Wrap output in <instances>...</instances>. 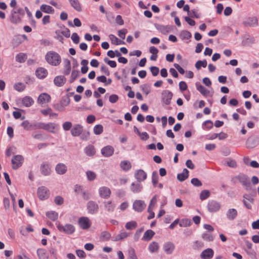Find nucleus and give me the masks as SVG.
<instances>
[{
	"mask_svg": "<svg viewBox=\"0 0 259 259\" xmlns=\"http://www.w3.org/2000/svg\"><path fill=\"white\" fill-rule=\"evenodd\" d=\"M221 208L220 202L215 200H209L207 204V210L210 213H215L219 211Z\"/></svg>",
	"mask_w": 259,
	"mask_h": 259,
	"instance_id": "2",
	"label": "nucleus"
},
{
	"mask_svg": "<svg viewBox=\"0 0 259 259\" xmlns=\"http://www.w3.org/2000/svg\"><path fill=\"white\" fill-rule=\"evenodd\" d=\"M37 255L41 259L46 256V250L43 248H39L37 250Z\"/></svg>",
	"mask_w": 259,
	"mask_h": 259,
	"instance_id": "56",
	"label": "nucleus"
},
{
	"mask_svg": "<svg viewBox=\"0 0 259 259\" xmlns=\"http://www.w3.org/2000/svg\"><path fill=\"white\" fill-rule=\"evenodd\" d=\"M237 211L235 208H230L226 212L227 218L230 221L235 220L237 216Z\"/></svg>",
	"mask_w": 259,
	"mask_h": 259,
	"instance_id": "26",
	"label": "nucleus"
},
{
	"mask_svg": "<svg viewBox=\"0 0 259 259\" xmlns=\"http://www.w3.org/2000/svg\"><path fill=\"white\" fill-rule=\"evenodd\" d=\"M154 235L155 232L153 230H148L144 233L142 239L144 241H149Z\"/></svg>",
	"mask_w": 259,
	"mask_h": 259,
	"instance_id": "38",
	"label": "nucleus"
},
{
	"mask_svg": "<svg viewBox=\"0 0 259 259\" xmlns=\"http://www.w3.org/2000/svg\"><path fill=\"white\" fill-rule=\"evenodd\" d=\"M40 122H30L28 120H25L21 123V126L26 131H32L40 129Z\"/></svg>",
	"mask_w": 259,
	"mask_h": 259,
	"instance_id": "5",
	"label": "nucleus"
},
{
	"mask_svg": "<svg viewBox=\"0 0 259 259\" xmlns=\"http://www.w3.org/2000/svg\"><path fill=\"white\" fill-rule=\"evenodd\" d=\"M111 193L110 189L107 187L103 186L99 189V194L101 198H108L110 196Z\"/></svg>",
	"mask_w": 259,
	"mask_h": 259,
	"instance_id": "14",
	"label": "nucleus"
},
{
	"mask_svg": "<svg viewBox=\"0 0 259 259\" xmlns=\"http://www.w3.org/2000/svg\"><path fill=\"white\" fill-rule=\"evenodd\" d=\"M189 15L192 18H199L200 17V14L198 13V10L195 9L191 10Z\"/></svg>",
	"mask_w": 259,
	"mask_h": 259,
	"instance_id": "57",
	"label": "nucleus"
},
{
	"mask_svg": "<svg viewBox=\"0 0 259 259\" xmlns=\"http://www.w3.org/2000/svg\"><path fill=\"white\" fill-rule=\"evenodd\" d=\"M155 26L158 30L164 34H166L170 30V28L168 25L164 26L161 24H155Z\"/></svg>",
	"mask_w": 259,
	"mask_h": 259,
	"instance_id": "28",
	"label": "nucleus"
},
{
	"mask_svg": "<svg viewBox=\"0 0 259 259\" xmlns=\"http://www.w3.org/2000/svg\"><path fill=\"white\" fill-rule=\"evenodd\" d=\"M114 149L111 146L108 145L104 147L101 149V154L105 157H108L112 156L114 153Z\"/></svg>",
	"mask_w": 259,
	"mask_h": 259,
	"instance_id": "18",
	"label": "nucleus"
},
{
	"mask_svg": "<svg viewBox=\"0 0 259 259\" xmlns=\"http://www.w3.org/2000/svg\"><path fill=\"white\" fill-rule=\"evenodd\" d=\"M213 127V122L210 120L205 121L202 123V127L204 130H209Z\"/></svg>",
	"mask_w": 259,
	"mask_h": 259,
	"instance_id": "49",
	"label": "nucleus"
},
{
	"mask_svg": "<svg viewBox=\"0 0 259 259\" xmlns=\"http://www.w3.org/2000/svg\"><path fill=\"white\" fill-rule=\"evenodd\" d=\"M207 61L204 59L197 61L195 66L197 70H199L201 67L205 68L207 66Z\"/></svg>",
	"mask_w": 259,
	"mask_h": 259,
	"instance_id": "46",
	"label": "nucleus"
},
{
	"mask_svg": "<svg viewBox=\"0 0 259 259\" xmlns=\"http://www.w3.org/2000/svg\"><path fill=\"white\" fill-rule=\"evenodd\" d=\"M159 248V245L157 242L153 241L148 246V250L151 253H154L157 252Z\"/></svg>",
	"mask_w": 259,
	"mask_h": 259,
	"instance_id": "40",
	"label": "nucleus"
},
{
	"mask_svg": "<svg viewBox=\"0 0 259 259\" xmlns=\"http://www.w3.org/2000/svg\"><path fill=\"white\" fill-rule=\"evenodd\" d=\"M109 38L111 41V43L115 45H124L125 42L119 39L114 34H110L109 35Z\"/></svg>",
	"mask_w": 259,
	"mask_h": 259,
	"instance_id": "36",
	"label": "nucleus"
},
{
	"mask_svg": "<svg viewBox=\"0 0 259 259\" xmlns=\"http://www.w3.org/2000/svg\"><path fill=\"white\" fill-rule=\"evenodd\" d=\"M85 154L88 156H93L96 153V150L93 145H89L84 149Z\"/></svg>",
	"mask_w": 259,
	"mask_h": 259,
	"instance_id": "34",
	"label": "nucleus"
},
{
	"mask_svg": "<svg viewBox=\"0 0 259 259\" xmlns=\"http://www.w3.org/2000/svg\"><path fill=\"white\" fill-rule=\"evenodd\" d=\"M191 183L193 185L196 187H200L202 185V182L198 178H196L192 179Z\"/></svg>",
	"mask_w": 259,
	"mask_h": 259,
	"instance_id": "60",
	"label": "nucleus"
},
{
	"mask_svg": "<svg viewBox=\"0 0 259 259\" xmlns=\"http://www.w3.org/2000/svg\"><path fill=\"white\" fill-rule=\"evenodd\" d=\"M163 249L167 254H171L175 249V244L170 241H168L163 244Z\"/></svg>",
	"mask_w": 259,
	"mask_h": 259,
	"instance_id": "17",
	"label": "nucleus"
},
{
	"mask_svg": "<svg viewBox=\"0 0 259 259\" xmlns=\"http://www.w3.org/2000/svg\"><path fill=\"white\" fill-rule=\"evenodd\" d=\"M257 144V140L253 137H249L246 141V146L247 148H254Z\"/></svg>",
	"mask_w": 259,
	"mask_h": 259,
	"instance_id": "23",
	"label": "nucleus"
},
{
	"mask_svg": "<svg viewBox=\"0 0 259 259\" xmlns=\"http://www.w3.org/2000/svg\"><path fill=\"white\" fill-rule=\"evenodd\" d=\"M93 131L95 135H100L103 131V127L101 124H97L94 126Z\"/></svg>",
	"mask_w": 259,
	"mask_h": 259,
	"instance_id": "52",
	"label": "nucleus"
},
{
	"mask_svg": "<svg viewBox=\"0 0 259 259\" xmlns=\"http://www.w3.org/2000/svg\"><path fill=\"white\" fill-rule=\"evenodd\" d=\"M210 196V192L208 190H202L200 194V199L201 200H204L208 198Z\"/></svg>",
	"mask_w": 259,
	"mask_h": 259,
	"instance_id": "53",
	"label": "nucleus"
},
{
	"mask_svg": "<svg viewBox=\"0 0 259 259\" xmlns=\"http://www.w3.org/2000/svg\"><path fill=\"white\" fill-rule=\"evenodd\" d=\"M45 59L49 64L53 66L59 65L62 60L61 56L53 51H49L46 53Z\"/></svg>",
	"mask_w": 259,
	"mask_h": 259,
	"instance_id": "1",
	"label": "nucleus"
},
{
	"mask_svg": "<svg viewBox=\"0 0 259 259\" xmlns=\"http://www.w3.org/2000/svg\"><path fill=\"white\" fill-rule=\"evenodd\" d=\"M103 203L106 210L108 212L114 211L116 206V205L114 202L110 200L108 201H105Z\"/></svg>",
	"mask_w": 259,
	"mask_h": 259,
	"instance_id": "32",
	"label": "nucleus"
},
{
	"mask_svg": "<svg viewBox=\"0 0 259 259\" xmlns=\"http://www.w3.org/2000/svg\"><path fill=\"white\" fill-rule=\"evenodd\" d=\"M119 97L116 94H112L109 97V101L111 103H115L117 102Z\"/></svg>",
	"mask_w": 259,
	"mask_h": 259,
	"instance_id": "64",
	"label": "nucleus"
},
{
	"mask_svg": "<svg viewBox=\"0 0 259 259\" xmlns=\"http://www.w3.org/2000/svg\"><path fill=\"white\" fill-rule=\"evenodd\" d=\"M10 20L12 23L16 24L21 22V19L19 16L16 15L15 16H11Z\"/></svg>",
	"mask_w": 259,
	"mask_h": 259,
	"instance_id": "55",
	"label": "nucleus"
},
{
	"mask_svg": "<svg viewBox=\"0 0 259 259\" xmlns=\"http://www.w3.org/2000/svg\"><path fill=\"white\" fill-rule=\"evenodd\" d=\"M182 39H189L192 37L191 33L187 30H183L181 32L180 35Z\"/></svg>",
	"mask_w": 259,
	"mask_h": 259,
	"instance_id": "45",
	"label": "nucleus"
},
{
	"mask_svg": "<svg viewBox=\"0 0 259 259\" xmlns=\"http://www.w3.org/2000/svg\"><path fill=\"white\" fill-rule=\"evenodd\" d=\"M197 90L204 96L206 97L209 93V91L204 87L201 85L199 82H197L195 83Z\"/></svg>",
	"mask_w": 259,
	"mask_h": 259,
	"instance_id": "33",
	"label": "nucleus"
},
{
	"mask_svg": "<svg viewBox=\"0 0 259 259\" xmlns=\"http://www.w3.org/2000/svg\"><path fill=\"white\" fill-rule=\"evenodd\" d=\"M202 238L207 241H211L213 240V237L212 235L207 233H204L202 234Z\"/></svg>",
	"mask_w": 259,
	"mask_h": 259,
	"instance_id": "58",
	"label": "nucleus"
},
{
	"mask_svg": "<svg viewBox=\"0 0 259 259\" xmlns=\"http://www.w3.org/2000/svg\"><path fill=\"white\" fill-rule=\"evenodd\" d=\"M22 103L24 106L29 107L34 103V101L31 97L29 96H25L22 99Z\"/></svg>",
	"mask_w": 259,
	"mask_h": 259,
	"instance_id": "37",
	"label": "nucleus"
},
{
	"mask_svg": "<svg viewBox=\"0 0 259 259\" xmlns=\"http://www.w3.org/2000/svg\"><path fill=\"white\" fill-rule=\"evenodd\" d=\"M57 228L60 232H63L68 235L72 234L75 231L74 226L70 224H66L63 226L59 223L57 225Z\"/></svg>",
	"mask_w": 259,
	"mask_h": 259,
	"instance_id": "3",
	"label": "nucleus"
},
{
	"mask_svg": "<svg viewBox=\"0 0 259 259\" xmlns=\"http://www.w3.org/2000/svg\"><path fill=\"white\" fill-rule=\"evenodd\" d=\"M86 175L88 180L90 181L94 180L96 178V174L91 170L87 171Z\"/></svg>",
	"mask_w": 259,
	"mask_h": 259,
	"instance_id": "54",
	"label": "nucleus"
},
{
	"mask_svg": "<svg viewBox=\"0 0 259 259\" xmlns=\"http://www.w3.org/2000/svg\"><path fill=\"white\" fill-rule=\"evenodd\" d=\"M14 88L18 92H21L26 88V85L22 82H18L15 84Z\"/></svg>",
	"mask_w": 259,
	"mask_h": 259,
	"instance_id": "50",
	"label": "nucleus"
},
{
	"mask_svg": "<svg viewBox=\"0 0 259 259\" xmlns=\"http://www.w3.org/2000/svg\"><path fill=\"white\" fill-rule=\"evenodd\" d=\"M172 93L168 90H164L161 94V102L166 105H168L171 103V100L172 98Z\"/></svg>",
	"mask_w": 259,
	"mask_h": 259,
	"instance_id": "9",
	"label": "nucleus"
},
{
	"mask_svg": "<svg viewBox=\"0 0 259 259\" xmlns=\"http://www.w3.org/2000/svg\"><path fill=\"white\" fill-rule=\"evenodd\" d=\"M66 81V78L63 75L57 76L55 77L54 82L57 87H62Z\"/></svg>",
	"mask_w": 259,
	"mask_h": 259,
	"instance_id": "29",
	"label": "nucleus"
},
{
	"mask_svg": "<svg viewBox=\"0 0 259 259\" xmlns=\"http://www.w3.org/2000/svg\"><path fill=\"white\" fill-rule=\"evenodd\" d=\"M70 132L72 136L78 137L83 132V126L79 124H74Z\"/></svg>",
	"mask_w": 259,
	"mask_h": 259,
	"instance_id": "15",
	"label": "nucleus"
},
{
	"mask_svg": "<svg viewBox=\"0 0 259 259\" xmlns=\"http://www.w3.org/2000/svg\"><path fill=\"white\" fill-rule=\"evenodd\" d=\"M24 161L23 156L21 155H16L13 157L12 159V168L17 169L21 166Z\"/></svg>",
	"mask_w": 259,
	"mask_h": 259,
	"instance_id": "7",
	"label": "nucleus"
},
{
	"mask_svg": "<svg viewBox=\"0 0 259 259\" xmlns=\"http://www.w3.org/2000/svg\"><path fill=\"white\" fill-rule=\"evenodd\" d=\"M46 216L52 221H55L58 219V213L55 211H50L46 212Z\"/></svg>",
	"mask_w": 259,
	"mask_h": 259,
	"instance_id": "43",
	"label": "nucleus"
},
{
	"mask_svg": "<svg viewBox=\"0 0 259 259\" xmlns=\"http://www.w3.org/2000/svg\"><path fill=\"white\" fill-rule=\"evenodd\" d=\"M127 33V30L126 28H123L118 31V35L122 39L125 37V35Z\"/></svg>",
	"mask_w": 259,
	"mask_h": 259,
	"instance_id": "59",
	"label": "nucleus"
},
{
	"mask_svg": "<svg viewBox=\"0 0 259 259\" xmlns=\"http://www.w3.org/2000/svg\"><path fill=\"white\" fill-rule=\"evenodd\" d=\"M55 170L58 175H63L66 172L67 167L64 163H59L56 165Z\"/></svg>",
	"mask_w": 259,
	"mask_h": 259,
	"instance_id": "22",
	"label": "nucleus"
},
{
	"mask_svg": "<svg viewBox=\"0 0 259 259\" xmlns=\"http://www.w3.org/2000/svg\"><path fill=\"white\" fill-rule=\"evenodd\" d=\"M78 75V71L77 70H72L71 74V77L70 82L71 83L73 82L77 77Z\"/></svg>",
	"mask_w": 259,
	"mask_h": 259,
	"instance_id": "62",
	"label": "nucleus"
},
{
	"mask_svg": "<svg viewBox=\"0 0 259 259\" xmlns=\"http://www.w3.org/2000/svg\"><path fill=\"white\" fill-rule=\"evenodd\" d=\"M130 233L126 232L124 231H122L120 232V233L115 236L112 238V240L113 241H118L119 240H121L124 238H126L128 236Z\"/></svg>",
	"mask_w": 259,
	"mask_h": 259,
	"instance_id": "31",
	"label": "nucleus"
},
{
	"mask_svg": "<svg viewBox=\"0 0 259 259\" xmlns=\"http://www.w3.org/2000/svg\"><path fill=\"white\" fill-rule=\"evenodd\" d=\"M70 5L77 12H81L82 11L80 4L78 0H68Z\"/></svg>",
	"mask_w": 259,
	"mask_h": 259,
	"instance_id": "39",
	"label": "nucleus"
},
{
	"mask_svg": "<svg viewBox=\"0 0 259 259\" xmlns=\"http://www.w3.org/2000/svg\"><path fill=\"white\" fill-rule=\"evenodd\" d=\"M37 192L39 199L41 200L48 199L50 196L49 189L45 186L39 187Z\"/></svg>",
	"mask_w": 259,
	"mask_h": 259,
	"instance_id": "10",
	"label": "nucleus"
},
{
	"mask_svg": "<svg viewBox=\"0 0 259 259\" xmlns=\"http://www.w3.org/2000/svg\"><path fill=\"white\" fill-rule=\"evenodd\" d=\"M120 167L122 170L127 172L131 169L132 164L128 160H123L120 163Z\"/></svg>",
	"mask_w": 259,
	"mask_h": 259,
	"instance_id": "30",
	"label": "nucleus"
},
{
	"mask_svg": "<svg viewBox=\"0 0 259 259\" xmlns=\"http://www.w3.org/2000/svg\"><path fill=\"white\" fill-rule=\"evenodd\" d=\"M16 61L19 63H24L25 62L27 57L25 54L19 53L16 56Z\"/></svg>",
	"mask_w": 259,
	"mask_h": 259,
	"instance_id": "44",
	"label": "nucleus"
},
{
	"mask_svg": "<svg viewBox=\"0 0 259 259\" xmlns=\"http://www.w3.org/2000/svg\"><path fill=\"white\" fill-rule=\"evenodd\" d=\"M72 126V124L70 121H66L62 124L63 128L65 131L70 130Z\"/></svg>",
	"mask_w": 259,
	"mask_h": 259,
	"instance_id": "63",
	"label": "nucleus"
},
{
	"mask_svg": "<svg viewBox=\"0 0 259 259\" xmlns=\"http://www.w3.org/2000/svg\"><path fill=\"white\" fill-rule=\"evenodd\" d=\"M78 224L80 228L83 230L88 229L91 226L90 219L87 217H81L78 219Z\"/></svg>",
	"mask_w": 259,
	"mask_h": 259,
	"instance_id": "11",
	"label": "nucleus"
},
{
	"mask_svg": "<svg viewBox=\"0 0 259 259\" xmlns=\"http://www.w3.org/2000/svg\"><path fill=\"white\" fill-rule=\"evenodd\" d=\"M111 237V234L106 231H104L101 232L100 239L102 241H108Z\"/></svg>",
	"mask_w": 259,
	"mask_h": 259,
	"instance_id": "42",
	"label": "nucleus"
},
{
	"mask_svg": "<svg viewBox=\"0 0 259 259\" xmlns=\"http://www.w3.org/2000/svg\"><path fill=\"white\" fill-rule=\"evenodd\" d=\"M143 189V185L139 182H133L130 186V189L134 193H139L142 191Z\"/></svg>",
	"mask_w": 259,
	"mask_h": 259,
	"instance_id": "16",
	"label": "nucleus"
},
{
	"mask_svg": "<svg viewBox=\"0 0 259 259\" xmlns=\"http://www.w3.org/2000/svg\"><path fill=\"white\" fill-rule=\"evenodd\" d=\"M258 24V19L256 17H249L243 22L245 26L249 27L257 26Z\"/></svg>",
	"mask_w": 259,
	"mask_h": 259,
	"instance_id": "21",
	"label": "nucleus"
},
{
	"mask_svg": "<svg viewBox=\"0 0 259 259\" xmlns=\"http://www.w3.org/2000/svg\"><path fill=\"white\" fill-rule=\"evenodd\" d=\"M135 178L137 180V182H144L147 177L146 172L143 169H140L136 170L134 174Z\"/></svg>",
	"mask_w": 259,
	"mask_h": 259,
	"instance_id": "12",
	"label": "nucleus"
},
{
	"mask_svg": "<svg viewBox=\"0 0 259 259\" xmlns=\"http://www.w3.org/2000/svg\"><path fill=\"white\" fill-rule=\"evenodd\" d=\"M137 226V223L135 221H131L126 223L125 227L127 230H132L136 228Z\"/></svg>",
	"mask_w": 259,
	"mask_h": 259,
	"instance_id": "51",
	"label": "nucleus"
},
{
	"mask_svg": "<svg viewBox=\"0 0 259 259\" xmlns=\"http://www.w3.org/2000/svg\"><path fill=\"white\" fill-rule=\"evenodd\" d=\"M214 254V251L211 248H207L202 251L200 254V257L202 259H211Z\"/></svg>",
	"mask_w": 259,
	"mask_h": 259,
	"instance_id": "19",
	"label": "nucleus"
},
{
	"mask_svg": "<svg viewBox=\"0 0 259 259\" xmlns=\"http://www.w3.org/2000/svg\"><path fill=\"white\" fill-rule=\"evenodd\" d=\"M146 205L144 201L141 200H135L133 204L134 210L137 212H142L146 207Z\"/></svg>",
	"mask_w": 259,
	"mask_h": 259,
	"instance_id": "13",
	"label": "nucleus"
},
{
	"mask_svg": "<svg viewBox=\"0 0 259 259\" xmlns=\"http://www.w3.org/2000/svg\"><path fill=\"white\" fill-rule=\"evenodd\" d=\"M159 176L156 171H153L152 173V183L154 187H157Z\"/></svg>",
	"mask_w": 259,
	"mask_h": 259,
	"instance_id": "48",
	"label": "nucleus"
},
{
	"mask_svg": "<svg viewBox=\"0 0 259 259\" xmlns=\"http://www.w3.org/2000/svg\"><path fill=\"white\" fill-rule=\"evenodd\" d=\"M59 125L54 122L45 123L40 122V129L44 130L51 133H55L56 130H58Z\"/></svg>",
	"mask_w": 259,
	"mask_h": 259,
	"instance_id": "4",
	"label": "nucleus"
},
{
	"mask_svg": "<svg viewBox=\"0 0 259 259\" xmlns=\"http://www.w3.org/2000/svg\"><path fill=\"white\" fill-rule=\"evenodd\" d=\"M88 212L91 214H96L99 211V205L96 202L90 200L87 204Z\"/></svg>",
	"mask_w": 259,
	"mask_h": 259,
	"instance_id": "8",
	"label": "nucleus"
},
{
	"mask_svg": "<svg viewBox=\"0 0 259 259\" xmlns=\"http://www.w3.org/2000/svg\"><path fill=\"white\" fill-rule=\"evenodd\" d=\"M189 170L186 169L184 168L183 170V171L182 173L178 174L177 175V179L180 182H183L186 179H187L189 177Z\"/></svg>",
	"mask_w": 259,
	"mask_h": 259,
	"instance_id": "35",
	"label": "nucleus"
},
{
	"mask_svg": "<svg viewBox=\"0 0 259 259\" xmlns=\"http://www.w3.org/2000/svg\"><path fill=\"white\" fill-rule=\"evenodd\" d=\"M235 178L238 180L239 182L243 186L246 187V189H248L249 188H250L251 184L250 182L249 178L247 175L243 173H240L236 176Z\"/></svg>",
	"mask_w": 259,
	"mask_h": 259,
	"instance_id": "6",
	"label": "nucleus"
},
{
	"mask_svg": "<svg viewBox=\"0 0 259 259\" xmlns=\"http://www.w3.org/2000/svg\"><path fill=\"white\" fill-rule=\"evenodd\" d=\"M40 9L41 11L48 14H52L54 12V9L50 6L42 4L41 5Z\"/></svg>",
	"mask_w": 259,
	"mask_h": 259,
	"instance_id": "41",
	"label": "nucleus"
},
{
	"mask_svg": "<svg viewBox=\"0 0 259 259\" xmlns=\"http://www.w3.org/2000/svg\"><path fill=\"white\" fill-rule=\"evenodd\" d=\"M51 96L47 93L40 94L37 99V102L40 104L47 103L51 101Z\"/></svg>",
	"mask_w": 259,
	"mask_h": 259,
	"instance_id": "20",
	"label": "nucleus"
},
{
	"mask_svg": "<svg viewBox=\"0 0 259 259\" xmlns=\"http://www.w3.org/2000/svg\"><path fill=\"white\" fill-rule=\"evenodd\" d=\"M192 224L191 220L189 219H182L179 223V225L181 227H187L191 226Z\"/></svg>",
	"mask_w": 259,
	"mask_h": 259,
	"instance_id": "47",
	"label": "nucleus"
},
{
	"mask_svg": "<svg viewBox=\"0 0 259 259\" xmlns=\"http://www.w3.org/2000/svg\"><path fill=\"white\" fill-rule=\"evenodd\" d=\"M51 166L48 163H42L40 166L41 173L44 176H49L51 173Z\"/></svg>",
	"mask_w": 259,
	"mask_h": 259,
	"instance_id": "24",
	"label": "nucleus"
},
{
	"mask_svg": "<svg viewBox=\"0 0 259 259\" xmlns=\"http://www.w3.org/2000/svg\"><path fill=\"white\" fill-rule=\"evenodd\" d=\"M141 89L143 93L148 95L150 92V89L147 84H144L141 85Z\"/></svg>",
	"mask_w": 259,
	"mask_h": 259,
	"instance_id": "61",
	"label": "nucleus"
},
{
	"mask_svg": "<svg viewBox=\"0 0 259 259\" xmlns=\"http://www.w3.org/2000/svg\"><path fill=\"white\" fill-rule=\"evenodd\" d=\"M35 74L37 78L43 79L47 76L48 71L44 68L39 67L36 69Z\"/></svg>",
	"mask_w": 259,
	"mask_h": 259,
	"instance_id": "25",
	"label": "nucleus"
},
{
	"mask_svg": "<svg viewBox=\"0 0 259 259\" xmlns=\"http://www.w3.org/2000/svg\"><path fill=\"white\" fill-rule=\"evenodd\" d=\"M64 66L63 70V74L65 75H68L70 73L71 70V66L70 60L68 59H64Z\"/></svg>",
	"mask_w": 259,
	"mask_h": 259,
	"instance_id": "27",
	"label": "nucleus"
}]
</instances>
